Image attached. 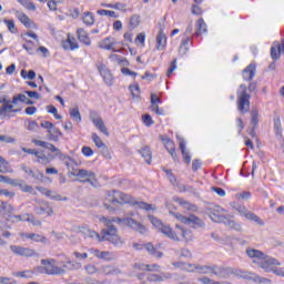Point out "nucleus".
Masks as SVG:
<instances>
[{"label": "nucleus", "mask_w": 284, "mask_h": 284, "mask_svg": "<svg viewBox=\"0 0 284 284\" xmlns=\"http://www.w3.org/2000/svg\"><path fill=\"white\" fill-rule=\"evenodd\" d=\"M103 221L105 222L108 229H103L101 231V234L105 239H108V236L111 237L114 236L115 234H119V230H116V226H114L112 223H118V225H125L126 227H131V230H134L140 234H145V232H148L145 225H143L141 222H138L132 217H115L113 220H108L103 217Z\"/></svg>", "instance_id": "nucleus-1"}, {"label": "nucleus", "mask_w": 284, "mask_h": 284, "mask_svg": "<svg viewBox=\"0 0 284 284\" xmlns=\"http://www.w3.org/2000/svg\"><path fill=\"white\" fill-rule=\"evenodd\" d=\"M256 88H258V83L250 82L248 88L245 84L240 85V90H237V110L241 114H247L250 112V100L252 95L248 92H255Z\"/></svg>", "instance_id": "nucleus-2"}, {"label": "nucleus", "mask_w": 284, "mask_h": 284, "mask_svg": "<svg viewBox=\"0 0 284 284\" xmlns=\"http://www.w3.org/2000/svg\"><path fill=\"white\" fill-rule=\"evenodd\" d=\"M205 212L207 216L211 219V221H213V223H223L224 225L230 227V230H234L235 232H243V227L241 226V223L234 220H231L230 217L223 214L212 212V209H206Z\"/></svg>", "instance_id": "nucleus-3"}, {"label": "nucleus", "mask_w": 284, "mask_h": 284, "mask_svg": "<svg viewBox=\"0 0 284 284\" xmlns=\"http://www.w3.org/2000/svg\"><path fill=\"white\" fill-rule=\"evenodd\" d=\"M169 214L178 219L179 222L183 223L184 225H191L193 230H199L200 227H205V222L201 220L195 214H190L185 216L181 213H176L172 211V207L169 206Z\"/></svg>", "instance_id": "nucleus-4"}, {"label": "nucleus", "mask_w": 284, "mask_h": 284, "mask_svg": "<svg viewBox=\"0 0 284 284\" xmlns=\"http://www.w3.org/2000/svg\"><path fill=\"white\" fill-rule=\"evenodd\" d=\"M20 168L24 174H28L30 179H33L34 183H48V181L52 183V179L45 176L39 169L34 171L26 164H21Z\"/></svg>", "instance_id": "nucleus-5"}, {"label": "nucleus", "mask_w": 284, "mask_h": 284, "mask_svg": "<svg viewBox=\"0 0 284 284\" xmlns=\"http://www.w3.org/2000/svg\"><path fill=\"white\" fill-rule=\"evenodd\" d=\"M281 54H284V39H282V42H273L271 47V59L273 62L268 64V70H276V61L281 59Z\"/></svg>", "instance_id": "nucleus-6"}, {"label": "nucleus", "mask_w": 284, "mask_h": 284, "mask_svg": "<svg viewBox=\"0 0 284 284\" xmlns=\"http://www.w3.org/2000/svg\"><path fill=\"white\" fill-rule=\"evenodd\" d=\"M213 274L217 278H230L234 274V268L230 266L213 265Z\"/></svg>", "instance_id": "nucleus-7"}, {"label": "nucleus", "mask_w": 284, "mask_h": 284, "mask_svg": "<svg viewBox=\"0 0 284 284\" xmlns=\"http://www.w3.org/2000/svg\"><path fill=\"white\" fill-rule=\"evenodd\" d=\"M276 265L281 266V262H278V260H276L274 257H268L258 263V267L264 270V272H266V273H270V272L274 273Z\"/></svg>", "instance_id": "nucleus-8"}, {"label": "nucleus", "mask_w": 284, "mask_h": 284, "mask_svg": "<svg viewBox=\"0 0 284 284\" xmlns=\"http://www.w3.org/2000/svg\"><path fill=\"white\" fill-rule=\"evenodd\" d=\"M11 252H13V254H17L18 256H39V254L29 247H23V246H18V245H11L10 246Z\"/></svg>", "instance_id": "nucleus-9"}, {"label": "nucleus", "mask_w": 284, "mask_h": 284, "mask_svg": "<svg viewBox=\"0 0 284 284\" xmlns=\"http://www.w3.org/2000/svg\"><path fill=\"white\" fill-rule=\"evenodd\" d=\"M54 263V258H47V260H41V265H44V270H51V272H60V273H47L49 276H59L65 272L64 268H61L59 266L52 265Z\"/></svg>", "instance_id": "nucleus-10"}, {"label": "nucleus", "mask_w": 284, "mask_h": 284, "mask_svg": "<svg viewBox=\"0 0 284 284\" xmlns=\"http://www.w3.org/2000/svg\"><path fill=\"white\" fill-rule=\"evenodd\" d=\"M98 71L101 74V77L104 79L106 85H114V81L112 79V72L110 71V69H108V67H105V64L101 63L98 67Z\"/></svg>", "instance_id": "nucleus-11"}, {"label": "nucleus", "mask_w": 284, "mask_h": 284, "mask_svg": "<svg viewBox=\"0 0 284 284\" xmlns=\"http://www.w3.org/2000/svg\"><path fill=\"white\" fill-rule=\"evenodd\" d=\"M113 194H114L113 202L118 203L119 205H123V203H129L130 205H133L134 203V201L130 199V195L121 191L113 190Z\"/></svg>", "instance_id": "nucleus-12"}, {"label": "nucleus", "mask_w": 284, "mask_h": 284, "mask_svg": "<svg viewBox=\"0 0 284 284\" xmlns=\"http://www.w3.org/2000/svg\"><path fill=\"white\" fill-rule=\"evenodd\" d=\"M233 276H237V278H243L244 281H251L254 283L256 281V273L243 271V270H234L233 268Z\"/></svg>", "instance_id": "nucleus-13"}, {"label": "nucleus", "mask_w": 284, "mask_h": 284, "mask_svg": "<svg viewBox=\"0 0 284 284\" xmlns=\"http://www.w3.org/2000/svg\"><path fill=\"white\" fill-rule=\"evenodd\" d=\"M160 30L156 36V50H165V45H168V37L163 32V26L159 23Z\"/></svg>", "instance_id": "nucleus-14"}, {"label": "nucleus", "mask_w": 284, "mask_h": 284, "mask_svg": "<svg viewBox=\"0 0 284 284\" xmlns=\"http://www.w3.org/2000/svg\"><path fill=\"white\" fill-rule=\"evenodd\" d=\"M242 77L244 81H252L256 77V64H248L243 71Z\"/></svg>", "instance_id": "nucleus-15"}, {"label": "nucleus", "mask_w": 284, "mask_h": 284, "mask_svg": "<svg viewBox=\"0 0 284 284\" xmlns=\"http://www.w3.org/2000/svg\"><path fill=\"white\" fill-rule=\"evenodd\" d=\"M160 232L162 234H164V236H166V239H170L171 241H175L176 243H179L181 241V239H179V235L176 234V232L174 230H172L170 227V225H168V224L162 226Z\"/></svg>", "instance_id": "nucleus-16"}, {"label": "nucleus", "mask_w": 284, "mask_h": 284, "mask_svg": "<svg viewBox=\"0 0 284 284\" xmlns=\"http://www.w3.org/2000/svg\"><path fill=\"white\" fill-rule=\"evenodd\" d=\"M41 128H43L44 130H48V139L49 141H54L55 143L59 142V135H54V133H52V128H54V124L50 121H43L41 122Z\"/></svg>", "instance_id": "nucleus-17"}, {"label": "nucleus", "mask_w": 284, "mask_h": 284, "mask_svg": "<svg viewBox=\"0 0 284 284\" xmlns=\"http://www.w3.org/2000/svg\"><path fill=\"white\" fill-rule=\"evenodd\" d=\"M246 254L250 258H258L260 261H267L270 256L264 254L262 251L255 248H246Z\"/></svg>", "instance_id": "nucleus-18"}, {"label": "nucleus", "mask_w": 284, "mask_h": 284, "mask_svg": "<svg viewBox=\"0 0 284 284\" xmlns=\"http://www.w3.org/2000/svg\"><path fill=\"white\" fill-rule=\"evenodd\" d=\"M77 178L78 181H83L85 179H93V181H97V174L92 171H88L85 169H79L77 170Z\"/></svg>", "instance_id": "nucleus-19"}, {"label": "nucleus", "mask_w": 284, "mask_h": 284, "mask_svg": "<svg viewBox=\"0 0 284 284\" xmlns=\"http://www.w3.org/2000/svg\"><path fill=\"white\" fill-rule=\"evenodd\" d=\"M144 247L150 256H155V258H163V252L156 251L159 250V247H155L152 242H148L146 244H144Z\"/></svg>", "instance_id": "nucleus-20"}, {"label": "nucleus", "mask_w": 284, "mask_h": 284, "mask_svg": "<svg viewBox=\"0 0 284 284\" xmlns=\"http://www.w3.org/2000/svg\"><path fill=\"white\" fill-rule=\"evenodd\" d=\"M77 34L80 43H84V45H92V41L90 40L88 32H85V29L78 28Z\"/></svg>", "instance_id": "nucleus-21"}, {"label": "nucleus", "mask_w": 284, "mask_h": 284, "mask_svg": "<svg viewBox=\"0 0 284 284\" xmlns=\"http://www.w3.org/2000/svg\"><path fill=\"white\" fill-rule=\"evenodd\" d=\"M22 237L36 241V243H48V237L37 233H22Z\"/></svg>", "instance_id": "nucleus-22"}, {"label": "nucleus", "mask_w": 284, "mask_h": 284, "mask_svg": "<svg viewBox=\"0 0 284 284\" xmlns=\"http://www.w3.org/2000/svg\"><path fill=\"white\" fill-rule=\"evenodd\" d=\"M63 50H79V42L74 38L68 36L67 40L62 42Z\"/></svg>", "instance_id": "nucleus-23"}, {"label": "nucleus", "mask_w": 284, "mask_h": 284, "mask_svg": "<svg viewBox=\"0 0 284 284\" xmlns=\"http://www.w3.org/2000/svg\"><path fill=\"white\" fill-rule=\"evenodd\" d=\"M141 156L144 158L145 163L148 165L152 164V150H150V145L143 146L141 150L138 151Z\"/></svg>", "instance_id": "nucleus-24"}, {"label": "nucleus", "mask_w": 284, "mask_h": 284, "mask_svg": "<svg viewBox=\"0 0 284 284\" xmlns=\"http://www.w3.org/2000/svg\"><path fill=\"white\" fill-rule=\"evenodd\" d=\"M92 121L95 128H98V130L102 132V134H104L105 136H110V131H108V126H105L103 119L99 118V119H93Z\"/></svg>", "instance_id": "nucleus-25"}, {"label": "nucleus", "mask_w": 284, "mask_h": 284, "mask_svg": "<svg viewBox=\"0 0 284 284\" xmlns=\"http://www.w3.org/2000/svg\"><path fill=\"white\" fill-rule=\"evenodd\" d=\"M18 19L21 23L24 24V28H37V24L32 20H30L28 14L23 12L18 14Z\"/></svg>", "instance_id": "nucleus-26"}, {"label": "nucleus", "mask_w": 284, "mask_h": 284, "mask_svg": "<svg viewBox=\"0 0 284 284\" xmlns=\"http://www.w3.org/2000/svg\"><path fill=\"white\" fill-rule=\"evenodd\" d=\"M203 32H207V24H205V20L203 18H200L196 22V30H195V37H201Z\"/></svg>", "instance_id": "nucleus-27"}, {"label": "nucleus", "mask_w": 284, "mask_h": 284, "mask_svg": "<svg viewBox=\"0 0 284 284\" xmlns=\"http://www.w3.org/2000/svg\"><path fill=\"white\" fill-rule=\"evenodd\" d=\"M132 205H138L139 210H145L146 212H150L151 210H156V205L150 204L148 202L133 201Z\"/></svg>", "instance_id": "nucleus-28"}, {"label": "nucleus", "mask_w": 284, "mask_h": 284, "mask_svg": "<svg viewBox=\"0 0 284 284\" xmlns=\"http://www.w3.org/2000/svg\"><path fill=\"white\" fill-rule=\"evenodd\" d=\"M102 272L103 274H105L106 276H110L112 274H121V268L116 267V266H110V265H105L102 266Z\"/></svg>", "instance_id": "nucleus-29"}, {"label": "nucleus", "mask_w": 284, "mask_h": 284, "mask_svg": "<svg viewBox=\"0 0 284 284\" xmlns=\"http://www.w3.org/2000/svg\"><path fill=\"white\" fill-rule=\"evenodd\" d=\"M244 217L247 219V221H254V223H257V225H265V222H263L262 219L253 212L246 211Z\"/></svg>", "instance_id": "nucleus-30"}, {"label": "nucleus", "mask_w": 284, "mask_h": 284, "mask_svg": "<svg viewBox=\"0 0 284 284\" xmlns=\"http://www.w3.org/2000/svg\"><path fill=\"white\" fill-rule=\"evenodd\" d=\"M82 21L83 23H85L87 26H94L95 20H94V13L90 12V11H85L82 14Z\"/></svg>", "instance_id": "nucleus-31"}, {"label": "nucleus", "mask_w": 284, "mask_h": 284, "mask_svg": "<svg viewBox=\"0 0 284 284\" xmlns=\"http://www.w3.org/2000/svg\"><path fill=\"white\" fill-rule=\"evenodd\" d=\"M69 114H70L71 119H73V121H75V123H81L82 118H81V111H79V106H74V108L70 109Z\"/></svg>", "instance_id": "nucleus-32"}, {"label": "nucleus", "mask_w": 284, "mask_h": 284, "mask_svg": "<svg viewBox=\"0 0 284 284\" xmlns=\"http://www.w3.org/2000/svg\"><path fill=\"white\" fill-rule=\"evenodd\" d=\"M149 221L152 223L153 227H156L160 232L162 227H165V224L159 217L154 215H148Z\"/></svg>", "instance_id": "nucleus-33"}, {"label": "nucleus", "mask_w": 284, "mask_h": 284, "mask_svg": "<svg viewBox=\"0 0 284 284\" xmlns=\"http://www.w3.org/2000/svg\"><path fill=\"white\" fill-rule=\"evenodd\" d=\"M251 125L252 128H258V109L256 108L251 110Z\"/></svg>", "instance_id": "nucleus-34"}, {"label": "nucleus", "mask_w": 284, "mask_h": 284, "mask_svg": "<svg viewBox=\"0 0 284 284\" xmlns=\"http://www.w3.org/2000/svg\"><path fill=\"white\" fill-rule=\"evenodd\" d=\"M20 75L22 79H29L30 81H34V79H37V72H34V70L26 71V69H22Z\"/></svg>", "instance_id": "nucleus-35"}, {"label": "nucleus", "mask_w": 284, "mask_h": 284, "mask_svg": "<svg viewBox=\"0 0 284 284\" xmlns=\"http://www.w3.org/2000/svg\"><path fill=\"white\" fill-rule=\"evenodd\" d=\"M3 23L7 24V28H8L9 32H11V34H17V32H19V30L17 29V26L14 24V20L4 19Z\"/></svg>", "instance_id": "nucleus-36"}, {"label": "nucleus", "mask_w": 284, "mask_h": 284, "mask_svg": "<svg viewBox=\"0 0 284 284\" xmlns=\"http://www.w3.org/2000/svg\"><path fill=\"white\" fill-rule=\"evenodd\" d=\"M14 105L9 103V104H2L0 106V116H8V112H13Z\"/></svg>", "instance_id": "nucleus-37"}, {"label": "nucleus", "mask_w": 284, "mask_h": 284, "mask_svg": "<svg viewBox=\"0 0 284 284\" xmlns=\"http://www.w3.org/2000/svg\"><path fill=\"white\" fill-rule=\"evenodd\" d=\"M195 270L199 271V274H213L214 266L197 265V266H195Z\"/></svg>", "instance_id": "nucleus-38"}, {"label": "nucleus", "mask_w": 284, "mask_h": 284, "mask_svg": "<svg viewBox=\"0 0 284 284\" xmlns=\"http://www.w3.org/2000/svg\"><path fill=\"white\" fill-rule=\"evenodd\" d=\"M100 17H111V19H119V14L114 11L105 10V9H100L97 11Z\"/></svg>", "instance_id": "nucleus-39"}, {"label": "nucleus", "mask_w": 284, "mask_h": 284, "mask_svg": "<svg viewBox=\"0 0 284 284\" xmlns=\"http://www.w3.org/2000/svg\"><path fill=\"white\" fill-rule=\"evenodd\" d=\"M104 241H109V243H112L113 245H123V240H121V236H119L118 233H115L114 235H111V237H106V240Z\"/></svg>", "instance_id": "nucleus-40"}, {"label": "nucleus", "mask_w": 284, "mask_h": 284, "mask_svg": "<svg viewBox=\"0 0 284 284\" xmlns=\"http://www.w3.org/2000/svg\"><path fill=\"white\" fill-rule=\"evenodd\" d=\"M63 267L65 270H81V262L68 261Z\"/></svg>", "instance_id": "nucleus-41"}, {"label": "nucleus", "mask_w": 284, "mask_h": 284, "mask_svg": "<svg viewBox=\"0 0 284 284\" xmlns=\"http://www.w3.org/2000/svg\"><path fill=\"white\" fill-rule=\"evenodd\" d=\"M140 23H141V17L139 14H133L130 18L129 24L131 26L132 30H134V28H139Z\"/></svg>", "instance_id": "nucleus-42"}, {"label": "nucleus", "mask_w": 284, "mask_h": 284, "mask_svg": "<svg viewBox=\"0 0 284 284\" xmlns=\"http://www.w3.org/2000/svg\"><path fill=\"white\" fill-rule=\"evenodd\" d=\"M110 59H115V61H118L119 65L122 64V65H124V68L130 65V61H128L125 58H122L119 54H111Z\"/></svg>", "instance_id": "nucleus-43"}, {"label": "nucleus", "mask_w": 284, "mask_h": 284, "mask_svg": "<svg viewBox=\"0 0 284 284\" xmlns=\"http://www.w3.org/2000/svg\"><path fill=\"white\" fill-rule=\"evenodd\" d=\"M146 281L149 283H163V276L159 274H149Z\"/></svg>", "instance_id": "nucleus-44"}, {"label": "nucleus", "mask_w": 284, "mask_h": 284, "mask_svg": "<svg viewBox=\"0 0 284 284\" xmlns=\"http://www.w3.org/2000/svg\"><path fill=\"white\" fill-rule=\"evenodd\" d=\"M142 122L146 128H152V125H154V120H152V115L149 113L142 115Z\"/></svg>", "instance_id": "nucleus-45"}, {"label": "nucleus", "mask_w": 284, "mask_h": 284, "mask_svg": "<svg viewBox=\"0 0 284 284\" xmlns=\"http://www.w3.org/2000/svg\"><path fill=\"white\" fill-rule=\"evenodd\" d=\"M97 258H101L102 261H112V253L109 251H99Z\"/></svg>", "instance_id": "nucleus-46"}, {"label": "nucleus", "mask_w": 284, "mask_h": 284, "mask_svg": "<svg viewBox=\"0 0 284 284\" xmlns=\"http://www.w3.org/2000/svg\"><path fill=\"white\" fill-rule=\"evenodd\" d=\"M91 139H92V141L95 144L98 150H100V148H102L101 145H105L103 140H101V138L97 133H92Z\"/></svg>", "instance_id": "nucleus-47"}, {"label": "nucleus", "mask_w": 284, "mask_h": 284, "mask_svg": "<svg viewBox=\"0 0 284 284\" xmlns=\"http://www.w3.org/2000/svg\"><path fill=\"white\" fill-rule=\"evenodd\" d=\"M88 234L90 239H98L99 243H103V241L108 240L105 236H100L97 231L88 230Z\"/></svg>", "instance_id": "nucleus-48"}, {"label": "nucleus", "mask_w": 284, "mask_h": 284, "mask_svg": "<svg viewBox=\"0 0 284 284\" xmlns=\"http://www.w3.org/2000/svg\"><path fill=\"white\" fill-rule=\"evenodd\" d=\"M129 90H130V92H131L133 99H139V98H140L139 94H141V87H139V83H136L135 85L131 84V85L129 87ZM134 91L138 92V94L134 93Z\"/></svg>", "instance_id": "nucleus-49"}, {"label": "nucleus", "mask_w": 284, "mask_h": 284, "mask_svg": "<svg viewBox=\"0 0 284 284\" xmlns=\"http://www.w3.org/2000/svg\"><path fill=\"white\" fill-rule=\"evenodd\" d=\"M182 237L184 239V241L186 243H190V241H193V239H194V233H192L191 230L185 229L182 232Z\"/></svg>", "instance_id": "nucleus-50"}, {"label": "nucleus", "mask_w": 284, "mask_h": 284, "mask_svg": "<svg viewBox=\"0 0 284 284\" xmlns=\"http://www.w3.org/2000/svg\"><path fill=\"white\" fill-rule=\"evenodd\" d=\"M100 152L102 156H104V159H112V154L110 153V149L108 148V145L101 144Z\"/></svg>", "instance_id": "nucleus-51"}, {"label": "nucleus", "mask_w": 284, "mask_h": 284, "mask_svg": "<svg viewBox=\"0 0 284 284\" xmlns=\"http://www.w3.org/2000/svg\"><path fill=\"white\" fill-rule=\"evenodd\" d=\"M181 154L183 163H185V165H190V163H192V155L190 154V151H182Z\"/></svg>", "instance_id": "nucleus-52"}, {"label": "nucleus", "mask_w": 284, "mask_h": 284, "mask_svg": "<svg viewBox=\"0 0 284 284\" xmlns=\"http://www.w3.org/2000/svg\"><path fill=\"white\" fill-rule=\"evenodd\" d=\"M174 70H176V58L172 60L170 68L166 71L168 79H170V77H172V74L174 73Z\"/></svg>", "instance_id": "nucleus-53"}, {"label": "nucleus", "mask_w": 284, "mask_h": 284, "mask_svg": "<svg viewBox=\"0 0 284 284\" xmlns=\"http://www.w3.org/2000/svg\"><path fill=\"white\" fill-rule=\"evenodd\" d=\"M121 72L122 74H124V77H133V78L139 77V73L130 70V68H122Z\"/></svg>", "instance_id": "nucleus-54"}, {"label": "nucleus", "mask_w": 284, "mask_h": 284, "mask_svg": "<svg viewBox=\"0 0 284 284\" xmlns=\"http://www.w3.org/2000/svg\"><path fill=\"white\" fill-rule=\"evenodd\" d=\"M164 148L169 153L176 151V146L174 145V141L172 140H166Z\"/></svg>", "instance_id": "nucleus-55"}, {"label": "nucleus", "mask_w": 284, "mask_h": 284, "mask_svg": "<svg viewBox=\"0 0 284 284\" xmlns=\"http://www.w3.org/2000/svg\"><path fill=\"white\" fill-rule=\"evenodd\" d=\"M24 94H27V97H29V99H36V100L41 99V94L37 91L26 90Z\"/></svg>", "instance_id": "nucleus-56"}, {"label": "nucleus", "mask_w": 284, "mask_h": 284, "mask_svg": "<svg viewBox=\"0 0 284 284\" xmlns=\"http://www.w3.org/2000/svg\"><path fill=\"white\" fill-rule=\"evenodd\" d=\"M274 130L276 134H281V132H283V129L281 128V118L278 116L274 118Z\"/></svg>", "instance_id": "nucleus-57"}, {"label": "nucleus", "mask_w": 284, "mask_h": 284, "mask_svg": "<svg viewBox=\"0 0 284 284\" xmlns=\"http://www.w3.org/2000/svg\"><path fill=\"white\" fill-rule=\"evenodd\" d=\"M0 141L2 143H17V139L10 136V135H1L0 134Z\"/></svg>", "instance_id": "nucleus-58"}, {"label": "nucleus", "mask_w": 284, "mask_h": 284, "mask_svg": "<svg viewBox=\"0 0 284 284\" xmlns=\"http://www.w3.org/2000/svg\"><path fill=\"white\" fill-rule=\"evenodd\" d=\"M161 266L159 264H146L145 272H159Z\"/></svg>", "instance_id": "nucleus-59"}, {"label": "nucleus", "mask_w": 284, "mask_h": 284, "mask_svg": "<svg viewBox=\"0 0 284 284\" xmlns=\"http://www.w3.org/2000/svg\"><path fill=\"white\" fill-rule=\"evenodd\" d=\"M150 110H152V112H155V114H159V116H163V114H165L163 109L159 108V104H151Z\"/></svg>", "instance_id": "nucleus-60"}, {"label": "nucleus", "mask_w": 284, "mask_h": 284, "mask_svg": "<svg viewBox=\"0 0 284 284\" xmlns=\"http://www.w3.org/2000/svg\"><path fill=\"white\" fill-rule=\"evenodd\" d=\"M202 162L199 159L193 160L192 170L193 172H199L201 170Z\"/></svg>", "instance_id": "nucleus-61"}, {"label": "nucleus", "mask_w": 284, "mask_h": 284, "mask_svg": "<svg viewBox=\"0 0 284 284\" xmlns=\"http://www.w3.org/2000/svg\"><path fill=\"white\" fill-rule=\"evenodd\" d=\"M45 196H48V199H51L52 201H61V194L52 195V191L50 190L45 192Z\"/></svg>", "instance_id": "nucleus-62"}, {"label": "nucleus", "mask_w": 284, "mask_h": 284, "mask_svg": "<svg viewBox=\"0 0 284 284\" xmlns=\"http://www.w3.org/2000/svg\"><path fill=\"white\" fill-rule=\"evenodd\" d=\"M82 154L84 156H92V154H94V151L90 146H82Z\"/></svg>", "instance_id": "nucleus-63"}, {"label": "nucleus", "mask_w": 284, "mask_h": 284, "mask_svg": "<svg viewBox=\"0 0 284 284\" xmlns=\"http://www.w3.org/2000/svg\"><path fill=\"white\" fill-rule=\"evenodd\" d=\"M211 190L212 192H215L217 196H225V191L223 187L212 186Z\"/></svg>", "instance_id": "nucleus-64"}]
</instances>
